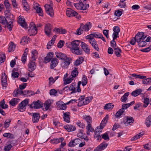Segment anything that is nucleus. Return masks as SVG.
Masks as SVG:
<instances>
[{
    "label": "nucleus",
    "instance_id": "obj_1",
    "mask_svg": "<svg viewBox=\"0 0 151 151\" xmlns=\"http://www.w3.org/2000/svg\"><path fill=\"white\" fill-rule=\"evenodd\" d=\"M81 42L78 40H75L70 42L68 45L66 43L67 46L70 48L72 52L78 55H81L82 51L79 47V45Z\"/></svg>",
    "mask_w": 151,
    "mask_h": 151
},
{
    "label": "nucleus",
    "instance_id": "obj_2",
    "mask_svg": "<svg viewBox=\"0 0 151 151\" xmlns=\"http://www.w3.org/2000/svg\"><path fill=\"white\" fill-rule=\"evenodd\" d=\"M92 99L93 97L91 96L85 98H84V96H81L78 100V106L81 107L88 104L92 100Z\"/></svg>",
    "mask_w": 151,
    "mask_h": 151
},
{
    "label": "nucleus",
    "instance_id": "obj_3",
    "mask_svg": "<svg viewBox=\"0 0 151 151\" xmlns=\"http://www.w3.org/2000/svg\"><path fill=\"white\" fill-rule=\"evenodd\" d=\"M0 23H1L4 25H6L9 31H11L12 29V28L13 26L12 24V21H10L9 22V20L6 19L5 17H0Z\"/></svg>",
    "mask_w": 151,
    "mask_h": 151
},
{
    "label": "nucleus",
    "instance_id": "obj_4",
    "mask_svg": "<svg viewBox=\"0 0 151 151\" xmlns=\"http://www.w3.org/2000/svg\"><path fill=\"white\" fill-rule=\"evenodd\" d=\"M37 32V29L36 26L33 22L30 23L28 31V33L30 35H35Z\"/></svg>",
    "mask_w": 151,
    "mask_h": 151
},
{
    "label": "nucleus",
    "instance_id": "obj_5",
    "mask_svg": "<svg viewBox=\"0 0 151 151\" xmlns=\"http://www.w3.org/2000/svg\"><path fill=\"white\" fill-rule=\"evenodd\" d=\"M29 102V100L27 99L24 100L22 101L18 105L17 109L20 112H23L26 109V106L28 104Z\"/></svg>",
    "mask_w": 151,
    "mask_h": 151
},
{
    "label": "nucleus",
    "instance_id": "obj_6",
    "mask_svg": "<svg viewBox=\"0 0 151 151\" xmlns=\"http://www.w3.org/2000/svg\"><path fill=\"white\" fill-rule=\"evenodd\" d=\"M86 39L88 40L89 43L97 51H99V49L96 41L93 38L89 37L88 36L86 37Z\"/></svg>",
    "mask_w": 151,
    "mask_h": 151
},
{
    "label": "nucleus",
    "instance_id": "obj_7",
    "mask_svg": "<svg viewBox=\"0 0 151 151\" xmlns=\"http://www.w3.org/2000/svg\"><path fill=\"white\" fill-rule=\"evenodd\" d=\"M74 5L77 9H86L89 7L88 4H84L82 2L80 1H79V3L74 4Z\"/></svg>",
    "mask_w": 151,
    "mask_h": 151
},
{
    "label": "nucleus",
    "instance_id": "obj_8",
    "mask_svg": "<svg viewBox=\"0 0 151 151\" xmlns=\"http://www.w3.org/2000/svg\"><path fill=\"white\" fill-rule=\"evenodd\" d=\"M102 129L100 127H98L95 131L94 137L98 140L101 139V136L100 134L102 132Z\"/></svg>",
    "mask_w": 151,
    "mask_h": 151
},
{
    "label": "nucleus",
    "instance_id": "obj_9",
    "mask_svg": "<svg viewBox=\"0 0 151 151\" xmlns=\"http://www.w3.org/2000/svg\"><path fill=\"white\" fill-rule=\"evenodd\" d=\"M71 59L70 58L68 57L66 58L63 60L62 62L61 65L62 67L64 69L67 68L70 64Z\"/></svg>",
    "mask_w": 151,
    "mask_h": 151
},
{
    "label": "nucleus",
    "instance_id": "obj_10",
    "mask_svg": "<svg viewBox=\"0 0 151 151\" xmlns=\"http://www.w3.org/2000/svg\"><path fill=\"white\" fill-rule=\"evenodd\" d=\"M52 25L50 24L47 23L45 24L44 28L45 32V34L48 37H50L52 35Z\"/></svg>",
    "mask_w": 151,
    "mask_h": 151
},
{
    "label": "nucleus",
    "instance_id": "obj_11",
    "mask_svg": "<svg viewBox=\"0 0 151 151\" xmlns=\"http://www.w3.org/2000/svg\"><path fill=\"white\" fill-rule=\"evenodd\" d=\"M28 113L32 116V121L33 123L38 122L40 118L39 113Z\"/></svg>",
    "mask_w": 151,
    "mask_h": 151
},
{
    "label": "nucleus",
    "instance_id": "obj_12",
    "mask_svg": "<svg viewBox=\"0 0 151 151\" xmlns=\"http://www.w3.org/2000/svg\"><path fill=\"white\" fill-rule=\"evenodd\" d=\"M2 85L3 87L6 88L7 86V76L4 73H2L1 77Z\"/></svg>",
    "mask_w": 151,
    "mask_h": 151
},
{
    "label": "nucleus",
    "instance_id": "obj_13",
    "mask_svg": "<svg viewBox=\"0 0 151 151\" xmlns=\"http://www.w3.org/2000/svg\"><path fill=\"white\" fill-rule=\"evenodd\" d=\"M5 15V17L6 19L9 20V22L10 21H12V24L14 21V19L13 17V15L11 14L9 10H5L4 12Z\"/></svg>",
    "mask_w": 151,
    "mask_h": 151
},
{
    "label": "nucleus",
    "instance_id": "obj_14",
    "mask_svg": "<svg viewBox=\"0 0 151 151\" xmlns=\"http://www.w3.org/2000/svg\"><path fill=\"white\" fill-rule=\"evenodd\" d=\"M92 27V23L90 22L87 23L85 24H81V29H82L83 31H88Z\"/></svg>",
    "mask_w": 151,
    "mask_h": 151
},
{
    "label": "nucleus",
    "instance_id": "obj_15",
    "mask_svg": "<svg viewBox=\"0 0 151 151\" xmlns=\"http://www.w3.org/2000/svg\"><path fill=\"white\" fill-rule=\"evenodd\" d=\"M18 23L23 27L25 29L27 28V25L25 21L24 17L21 16H19L18 20Z\"/></svg>",
    "mask_w": 151,
    "mask_h": 151
},
{
    "label": "nucleus",
    "instance_id": "obj_16",
    "mask_svg": "<svg viewBox=\"0 0 151 151\" xmlns=\"http://www.w3.org/2000/svg\"><path fill=\"white\" fill-rule=\"evenodd\" d=\"M113 30L114 32L112 34V37L114 40H115L119 36V33L120 31V29L119 27L116 26L113 27Z\"/></svg>",
    "mask_w": 151,
    "mask_h": 151
},
{
    "label": "nucleus",
    "instance_id": "obj_17",
    "mask_svg": "<svg viewBox=\"0 0 151 151\" xmlns=\"http://www.w3.org/2000/svg\"><path fill=\"white\" fill-rule=\"evenodd\" d=\"M146 37V35L143 32L138 33L135 36L136 42L140 41L141 40H145Z\"/></svg>",
    "mask_w": 151,
    "mask_h": 151
},
{
    "label": "nucleus",
    "instance_id": "obj_18",
    "mask_svg": "<svg viewBox=\"0 0 151 151\" xmlns=\"http://www.w3.org/2000/svg\"><path fill=\"white\" fill-rule=\"evenodd\" d=\"M35 61L32 60L28 64V70L30 72H32L36 68V65Z\"/></svg>",
    "mask_w": 151,
    "mask_h": 151
},
{
    "label": "nucleus",
    "instance_id": "obj_19",
    "mask_svg": "<svg viewBox=\"0 0 151 151\" xmlns=\"http://www.w3.org/2000/svg\"><path fill=\"white\" fill-rule=\"evenodd\" d=\"M124 118V123L125 125L127 126L133 123L134 119L132 117L129 116H125Z\"/></svg>",
    "mask_w": 151,
    "mask_h": 151
},
{
    "label": "nucleus",
    "instance_id": "obj_20",
    "mask_svg": "<svg viewBox=\"0 0 151 151\" xmlns=\"http://www.w3.org/2000/svg\"><path fill=\"white\" fill-rule=\"evenodd\" d=\"M67 16L69 17L75 16L77 17L78 14L74 10H67L66 12Z\"/></svg>",
    "mask_w": 151,
    "mask_h": 151
},
{
    "label": "nucleus",
    "instance_id": "obj_21",
    "mask_svg": "<svg viewBox=\"0 0 151 151\" xmlns=\"http://www.w3.org/2000/svg\"><path fill=\"white\" fill-rule=\"evenodd\" d=\"M81 46L84 52L87 53H88L90 52L89 46L87 44L83 42H81Z\"/></svg>",
    "mask_w": 151,
    "mask_h": 151
},
{
    "label": "nucleus",
    "instance_id": "obj_22",
    "mask_svg": "<svg viewBox=\"0 0 151 151\" xmlns=\"http://www.w3.org/2000/svg\"><path fill=\"white\" fill-rule=\"evenodd\" d=\"M53 102V100L51 99H49L46 101L45 103L44 106L46 110L50 109V106Z\"/></svg>",
    "mask_w": 151,
    "mask_h": 151
},
{
    "label": "nucleus",
    "instance_id": "obj_23",
    "mask_svg": "<svg viewBox=\"0 0 151 151\" xmlns=\"http://www.w3.org/2000/svg\"><path fill=\"white\" fill-rule=\"evenodd\" d=\"M66 104L61 101H59L56 103L57 106L60 109L64 110L66 108Z\"/></svg>",
    "mask_w": 151,
    "mask_h": 151
},
{
    "label": "nucleus",
    "instance_id": "obj_24",
    "mask_svg": "<svg viewBox=\"0 0 151 151\" xmlns=\"http://www.w3.org/2000/svg\"><path fill=\"white\" fill-rule=\"evenodd\" d=\"M106 143H102L94 150V151H101L105 149L107 146Z\"/></svg>",
    "mask_w": 151,
    "mask_h": 151
},
{
    "label": "nucleus",
    "instance_id": "obj_25",
    "mask_svg": "<svg viewBox=\"0 0 151 151\" xmlns=\"http://www.w3.org/2000/svg\"><path fill=\"white\" fill-rule=\"evenodd\" d=\"M58 63V60L56 58H54L52 59L50 63V68L53 69L55 67Z\"/></svg>",
    "mask_w": 151,
    "mask_h": 151
},
{
    "label": "nucleus",
    "instance_id": "obj_26",
    "mask_svg": "<svg viewBox=\"0 0 151 151\" xmlns=\"http://www.w3.org/2000/svg\"><path fill=\"white\" fill-rule=\"evenodd\" d=\"M55 55L58 58L61 60H63L68 58L65 54L59 52H56Z\"/></svg>",
    "mask_w": 151,
    "mask_h": 151
},
{
    "label": "nucleus",
    "instance_id": "obj_27",
    "mask_svg": "<svg viewBox=\"0 0 151 151\" xmlns=\"http://www.w3.org/2000/svg\"><path fill=\"white\" fill-rule=\"evenodd\" d=\"M41 102L39 101H37L36 102H34L31 105V107L32 108L35 109H37L41 107Z\"/></svg>",
    "mask_w": 151,
    "mask_h": 151
},
{
    "label": "nucleus",
    "instance_id": "obj_28",
    "mask_svg": "<svg viewBox=\"0 0 151 151\" xmlns=\"http://www.w3.org/2000/svg\"><path fill=\"white\" fill-rule=\"evenodd\" d=\"M63 117L65 121L69 123L70 122V113L68 112L64 113L63 114Z\"/></svg>",
    "mask_w": 151,
    "mask_h": 151
},
{
    "label": "nucleus",
    "instance_id": "obj_29",
    "mask_svg": "<svg viewBox=\"0 0 151 151\" xmlns=\"http://www.w3.org/2000/svg\"><path fill=\"white\" fill-rule=\"evenodd\" d=\"M53 53L50 52L48 54L46 57H45L44 62L46 63L49 62L53 57Z\"/></svg>",
    "mask_w": 151,
    "mask_h": 151
},
{
    "label": "nucleus",
    "instance_id": "obj_30",
    "mask_svg": "<svg viewBox=\"0 0 151 151\" xmlns=\"http://www.w3.org/2000/svg\"><path fill=\"white\" fill-rule=\"evenodd\" d=\"M64 128L68 132H72L76 129V127L73 125H67L64 126Z\"/></svg>",
    "mask_w": 151,
    "mask_h": 151
},
{
    "label": "nucleus",
    "instance_id": "obj_31",
    "mask_svg": "<svg viewBox=\"0 0 151 151\" xmlns=\"http://www.w3.org/2000/svg\"><path fill=\"white\" fill-rule=\"evenodd\" d=\"M108 118V115H106L103 119L100 124V125L99 127H100V128H101L103 129L105 126L106 124L107 123Z\"/></svg>",
    "mask_w": 151,
    "mask_h": 151
},
{
    "label": "nucleus",
    "instance_id": "obj_32",
    "mask_svg": "<svg viewBox=\"0 0 151 151\" xmlns=\"http://www.w3.org/2000/svg\"><path fill=\"white\" fill-rule=\"evenodd\" d=\"M86 133L88 135H90V132H93L94 131V129L92 128L91 124H88L86 127Z\"/></svg>",
    "mask_w": 151,
    "mask_h": 151
},
{
    "label": "nucleus",
    "instance_id": "obj_33",
    "mask_svg": "<svg viewBox=\"0 0 151 151\" xmlns=\"http://www.w3.org/2000/svg\"><path fill=\"white\" fill-rule=\"evenodd\" d=\"M56 37V35L54 36L51 40L48 43L47 45V49L51 48V46L54 44Z\"/></svg>",
    "mask_w": 151,
    "mask_h": 151
},
{
    "label": "nucleus",
    "instance_id": "obj_34",
    "mask_svg": "<svg viewBox=\"0 0 151 151\" xmlns=\"http://www.w3.org/2000/svg\"><path fill=\"white\" fill-rule=\"evenodd\" d=\"M28 52V50L26 48L24 51V53L22 57V60L23 63H25L26 61L27 56Z\"/></svg>",
    "mask_w": 151,
    "mask_h": 151
},
{
    "label": "nucleus",
    "instance_id": "obj_35",
    "mask_svg": "<svg viewBox=\"0 0 151 151\" xmlns=\"http://www.w3.org/2000/svg\"><path fill=\"white\" fill-rule=\"evenodd\" d=\"M80 140L78 139H76L74 140H72L70 141L69 143V146L70 147H73L75 146L76 145L78 144L80 142Z\"/></svg>",
    "mask_w": 151,
    "mask_h": 151
},
{
    "label": "nucleus",
    "instance_id": "obj_36",
    "mask_svg": "<svg viewBox=\"0 0 151 151\" xmlns=\"http://www.w3.org/2000/svg\"><path fill=\"white\" fill-rule=\"evenodd\" d=\"M83 118L86 122L87 124L92 123V119L89 116L86 115H83Z\"/></svg>",
    "mask_w": 151,
    "mask_h": 151
},
{
    "label": "nucleus",
    "instance_id": "obj_37",
    "mask_svg": "<svg viewBox=\"0 0 151 151\" xmlns=\"http://www.w3.org/2000/svg\"><path fill=\"white\" fill-rule=\"evenodd\" d=\"M78 68H75L71 73V75L70 76L73 78H74L77 76L78 75Z\"/></svg>",
    "mask_w": 151,
    "mask_h": 151
},
{
    "label": "nucleus",
    "instance_id": "obj_38",
    "mask_svg": "<svg viewBox=\"0 0 151 151\" xmlns=\"http://www.w3.org/2000/svg\"><path fill=\"white\" fill-rule=\"evenodd\" d=\"M142 92V90L141 89H137L133 91L131 93L132 95L134 96H136L140 94Z\"/></svg>",
    "mask_w": 151,
    "mask_h": 151
},
{
    "label": "nucleus",
    "instance_id": "obj_39",
    "mask_svg": "<svg viewBox=\"0 0 151 151\" xmlns=\"http://www.w3.org/2000/svg\"><path fill=\"white\" fill-rule=\"evenodd\" d=\"M22 4L24 9H29V5L27 2V0H22Z\"/></svg>",
    "mask_w": 151,
    "mask_h": 151
},
{
    "label": "nucleus",
    "instance_id": "obj_40",
    "mask_svg": "<svg viewBox=\"0 0 151 151\" xmlns=\"http://www.w3.org/2000/svg\"><path fill=\"white\" fill-rule=\"evenodd\" d=\"M19 99H12L9 102V103L12 106H15L19 101Z\"/></svg>",
    "mask_w": 151,
    "mask_h": 151
},
{
    "label": "nucleus",
    "instance_id": "obj_41",
    "mask_svg": "<svg viewBox=\"0 0 151 151\" xmlns=\"http://www.w3.org/2000/svg\"><path fill=\"white\" fill-rule=\"evenodd\" d=\"M102 35L101 34L99 33H98L97 34L95 33L91 34L87 36L92 38L96 37L100 38H101V36Z\"/></svg>",
    "mask_w": 151,
    "mask_h": 151
},
{
    "label": "nucleus",
    "instance_id": "obj_42",
    "mask_svg": "<svg viewBox=\"0 0 151 151\" xmlns=\"http://www.w3.org/2000/svg\"><path fill=\"white\" fill-rule=\"evenodd\" d=\"M138 43V45L139 47H143L145 46L146 44L145 40H141L140 41H138L137 42Z\"/></svg>",
    "mask_w": 151,
    "mask_h": 151
},
{
    "label": "nucleus",
    "instance_id": "obj_43",
    "mask_svg": "<svg viewBox=\"0 0 151 151\" xmlns=\"http://www.w3.org/2000/svg\"><path fill=\"white\" fill-rule=\"evenodd\" d=\"M83 60L84 59L83 58H79L75 61L74 63V65L76 66H78L82 63Z\"/></svg>",
    "mask_w": 151,
    "mask_h": 151
},
{
    "label": "nucleus",
    "instance_id": "obj_44",
    "mask_svg": "<svg viewBox=\"0 0 151 151\" xmlns=\"http://www.w3.org/2000/svg\"><path fill=\"white\" fill-rule=\"evenodd\" d=\"M134 103V101H133L130 103L123 104L122 106V108L124 110L125 109H126L127 108L129 107L131 105H133Z\"/></svg>",
    "mask_w": 151,
    "mask_h": 151
},
{
    "label": "nucleus",
    "instance_id": "obj_45",
    "mask_svg": "<svg viewBox=\"0 0 151 151\" xmlns=\"http://www.w3.org/2000/svg\"><path fill=\"white\" fill-rule=\"evenodd\" d=\"M114 53L118 57H120L121 56V53L122 52L121 50L119 48L117 47L114 48Z\"/></svg>",
    "mask_w": 151,
    "mask_h": 151
},
{
    "label": "nucleus",
    "instance_id": "obj_46",
    "mask_svg": "<svg viewBox=\"0 0 151 151\" xmlns=\"http://www.w3.org/2000/svg\"><path fill=\"white\" fill-rule=\"evenodd\" d=\"M114 106V105L111 103L106 104L104 107V109L110 110L112 109Z\"/></svg>",
    "mask_w": 151,
    "mask_h": 151
},
{
    "label": "nucleus",
    "instance_id": "obj_47",
    "mask_svg": "<svg viewBox=\"0 0 151 151\" xmlns=\"http://www.w3.org/2000/svg\"><path fill=\"white\" fill-rule=\"evenodd\" d=\"M73 79L74 78L70 76L69 78H67L63 81L65 85L71 83Z\"/></svg>",
    "mask_w": 151,
    "mask_h": 151
},
{
    "label": "nucleus",
    "instance_id": "obj_48",
    "mask_svg": "<svg viewBox=\"0 0 151 151\" xmlns=\"http://www.w3.org/2000/svg\"><path fill=\"white\" fill-rule=\"evenodd\" d=\"M129 94V92L125 93L123 96L121 98V99L122 102H125L127 100L128 96Z\"/></svg>",
    "mask_w": 151,
    "mask_h": 151
},
{
    "label": "nucleus",
    "instance_id": "obj_49",
    "mask_svg": "<svg viewBox=\"0 0 151 151\" xmlns=\"http://www.w3.org/2000/svg\"><path fill=\"white\" fill-rule=\"evenodd\" d=\"M37 53L35 50H33L32 52V60H35L36 58L37 57Z\"/></svg>",
    "mask_w": 151,
    "mask_h": 151
},
{
    "label": "nucleus",
    "instance_id": "obj_50",
    "mask_svg": "<svg viewBox=\"0 0 151 151\" xmlns=\"http://www.w3.org/2000/svg\"><path fill=\"white\" fill-rule=\"evenodd\" d=\"M145 123L147 127H150L151 124V115L147 118Z\"/></svg>",
    "mask_w": 151,
    "mask_h": 151
},
{
    "label": "nucleus",
    "instance_id": "obj_51",
    "mask_svg": "<svg viewBox=\"0 0 151 151\" xmlns=\"http://www.w3.org/2000/svg\"><path fill=\"white\" fill-rule=\"evenodd\" d=\"M28 38L26 37H24L21 40L20 43L22 45L27 44L28 43Z\"/></svg>",
    "mask_w": 151,
    "mask_h": 151
},
{
    "label": "nucleus",
    "instance_id": "obj_52",
    "mask_svg": "<svg viewBox=\"0 0 151 151\" xmlns=\"http://www.w3.org/2000/svg\"><path fill=\"white\" fill-rule=\"evenodd\" d=\"M124 110L122 108L120 109L116 113V117H119L121 115L124 114Z\"/></svg>",
    "mask_w": 151,
    "mask_h": 151
},
{
    "label": "nucleus",
    "instance_id": "obj_53",
    "mask_svg": "<svg viewBox=\"0 0 151 151\" xmlns=\"http://www.w3.org/2000/svg\"><path fill=\"white\" fill-rule=\"evenodd\" d=\"M53 4L50 2L49 4H45L44 6L46 9H53Z\"/></svg>",
    "mask_w": 151,
    "mask_h": 151
},
{
    "label": "nucleus",
    "instance_id": "obj_54",
    "mask_svg": "<svg viewBox=\"0 0 151 151\" xmlns=\"http://www.w3.org/2000/svg\"><path fill=\"white\" fill-rule=\"evenodd\" d=\"M15 45L13 42L10 43L9 47V51L10 52L13 51L15 49Z\"/></svg>",
    "mask_w": 151,
    "mask_h": 151
},
{
    "label": "nucleus",
    "instance_id": "obj_55",
    "mask_svg": "<svg viewBox=\"0 0 151 151\" xmlns=\"http://www.w3.org/2000/svg\"><path fill=\"white\" fill-rule=\"evenodd\" d=\"M64 138L62 137H61L58 139H54L53 140H52V143L57 144L60 142H62Z\"/></svg>",
    "mask_w": 151,
    "mask_h": 151
},
{
    "label": "nucleus",
    "instance_id": "obj_56",
    "mask_svg": "<svg viewBox=\"0 0 151 151\" xmlns=\"http://www.w3.org/2000/svg\"><path fill=\"white\" fill-rule=\"evenodd\" d=\"M11 121V119H10L6 120L4 124V127L6 129L9 127Z\"/></svg>",
    "mask_w": 151,
    "mask_h": 151
},
{
    "label": "nucleus",
    "instance_id": "obj_57",
    "mask_svg": "<svg viewBox=\"0 0 151 151\" xmlns=\"http://www.w3.org/2000/svg\"><path fill=\"white\" fill-rule=\"evenodd\" d=\"M0 107L5 109L8 107V105L5 104L4 99H3L0 102Z\"/></svg>",
    "mask_w": 151,
    "mask_h": 151
},
{
    "label": "nucleus",
    "instance_id": "obj_58",
    "mask_svg": "<svg viewBox=\"0 0 151 151\" xmlns=\"http://www.w3.org/2000/svg\"><path fill=\"white\" fill-rule=\"evenodd\" d=\"M73 84L75 85L74 83H72L70 86L69 87V91H72L70 93H75L76 92L75 88L73 86Z\"/></svg>",
    "mask_w": 151,
    "mask_h": 151
},
{
    "label": "nucleus",
    "instance_id": "obj_59",
    "mask_svg": "<svg viewBox=\"0 0 151 151\" xmlns=\"http://www.w3.org/2000/svg\"><path fill=\"white\" fill-rule=\"evenodd\" d=\"M132 76L135 77L136 78H138L139 79H144L146 78V76L137 75L135 74H132Z\"/></svg>",
    "mask_w": 151,
    "mask_h": 151
},
{
    "label": "nucleus",
    "instance_id": "obj_60",
    "mask_svg": "<svg viewBox=\"0 0 151 151\" xmlns=\"http://www.w3.org/2000/svg\"><path fill=\"white\" fill-rule=\"evenodd\" d=\"M5 59V56L4 54L2 53L0 54V63H1L4 62Z\"/></svg>",
    "mask_w": 151,
    "mask_h": 151
},
{
    "label": "nucleus",
    "instance_id": "obj_61",
    "mask_svg": "<svg viewBox=\"0 0 151 151\" xmlns=\"http://www.w3.org/2000/svg\"><path fill=\"white\" fill-rule=\"evenodd\" d=\"M87 78L86 76H84L83 77L82 79V85H83V86H84L86 85V84L87 83Z\"/></svg>",
    "mask_w": 151,
    "mask_h": 151
},
{
    "label": "nucleus",
    "instance_id": "obj_62",
    "mask_svg": "<svg viewBox=\"0 0 151 151\" xmlns=\"http://www.w3.org/2000/svg\"><path fill=\"white\" fill-rule=\"evenodd\" d=\"M33 7L34 9H42L40 5L35 2H34V3Z\"/></svg>",
    "mask_w": 151,
    "mask_h": 151
},
{
    "label": "nucleus",
    "instance_id": "obj_63",
    "mask_svg": "<svg viewBox=\"0 0 151 151\" xmlns=\"http://www.w3.org/2000/svg\"><path fill=\"white\" fill-rule=\"evenodd\" d=\"M149 79V78L143 79L142 80V83L146 85L150 84L151 83Z\"/></svg>",
    "mask_w": 151,
    "mask_h": 151
},
{
    "label": "nucleus",
    "instance_id": "obj_64",
    "mask_svg": "<svg viewBox=\"0 0 151 151\" xmlns=\"http://www.w3.org/2000/svg\"><path fill=\"white\" fill-rule=\"evenodd\" d=\"M83 130L82 129L79 130L78 131V132L77 134L78 137L81 138H83Z\"/></svg>",
    "mask_w": 151,
    "mask_h": 151
}]
</instances>
